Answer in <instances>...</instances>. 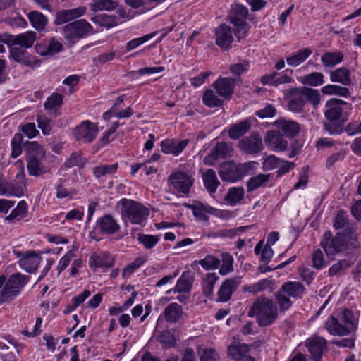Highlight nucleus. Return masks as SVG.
I'll list each match as a JSON object with an SVG mask.
<instances>
[{
  "label": "nucleus",
  "mask_w": 361,
  "mask_h": 361,
  "mask_svg": "<svg viewBox=\"0 0 361 361\" xmlns=\"http://www.w3.org/2000/svg\"><path fill=\"white\" fill-rule=\"evenodd\" d=\"M235 85V80L226 77L218 78L212 85L216 93L224 100H228L231 98Z\"/></svg>",
  "instance_id": "obj_11"
},
{
  "label": "nucleus",
  "mask_w": 361,
  "mask_h": 361,
  "mask_svg": "<svg viewBox=\"0 0 361 361\" xmlns=\"http://www.w3.org/2000/svg\"><path fill=\"white\" fill-rule=\"evenodd\" d=\"M189 143V140L178 141L174 139H166L161 142V151L166 154L178 155Z\"/></svg>",
  "instance_id": "obj_17"
},
{
  "label": "nucleus",
  "mask_w": 361,
  "mask_h": 361,
  "mask_svg": "<svg viewBox=\"0 0 361 361\" xmlns=\"http://www.w3.org/2000/svg\"><path fill=\"white\" fill-rule=\"evenodd\" d=\"M118 167V165L116 163L110 165L102 164L94 168L93 174L96 178L99 179L101 177L115 173Z\"/></svg>",
  "instance_id": "obj_44"
},
{
  "label": "nucleus",
  "mask_w": 361,
  "mask_h": 361,
  "mask_svg": "<svg viewBox=\"0 0 361 361\" xmlns=\"http://www.w3.org/2000/svg\"><path fill=\"white\" fill-rule=\"evenodd\" d=\"M169 179L176 192L183 195L188 194L194 182L190 175L182 171L171 174Z\"/></svg>",
  "instance_id": "obj_9"
},
{
  "label": "nucleus",
  "mask_w": 361,
  "mask_h": 361,
  "mask_svg": "<svg viewBox=\"0 0 361 361\" xmlns=\"http://www.w3.org/2000/svg\"><path fill=\"white\" fill-rule=\"evenodd\" d=\"M183 307L176 302L169 304L164 311V317L167 322H178L183 316Z\"/></svg>",
  "instance_id": "obj_31"
},
{
  "label": "nucleus",
  "mask_w": 361,
  "mask_h": 361,
  "mask_svg": "<svg viewBox=\"0 0 361 361\" xmlns=\"http://www.w3.org/2000/svg\"><path fill=\"white\" fill-rule=\"evenodd\" d=\"M240 283L241 277L240 276L226 279L218 291V301L224 302L228 301Z\"/></svg>",
  "instance_id": "obj_13"
},
{
  "label": "nucleus",
  "mask_w": 361,
  "mask_h": 361,
  "mask_svg": "<svg viewBox=\"0 0 361 361\" xmlns=\"http://www.w3.org/2000/svg\"><path fill=\"white\" fill-rule=\"evenodd\" d=\"M302 82L310 86L322 85L324 83V75L320 72L311 73L302 78Z\"/></svg>",
  "instance_id": "obj_50"
},
{
  "label": "nucleus",
  "mask_w": 361,
  "mask_h": 361,
  "mask_svg": "<svg viewBox=\"0 0 361 361\" xmlns=\"http://www.w3.org/2000/svg\"><path fill=\"white\" fill-rule=\"evenodd\" d=\"M276 303L279 306L280 312H286L292 306L293 302L290 300V297L279 290L276 293Z\"/></svg>",
  "instance_id": "obj_55"
},
{
  "label": "nucleus",
  "mask_w": 361,
  "mask_h": 361,
  "mask_svg": "<svg viewBox=\"0 0 361 361\" xmlns=\"http://www.w3.org/2000/svg\"><path fill=\"white\" fill-rule=\"evenodd\" d=\"M286 96L290 98L288 108L290 111L300 112L303 109L305 101L301 93L292 95L290 94V90H289L286 93Z\"/></svg>",
  "instance_id": "obj_40"
},
{
  "label": "nucleus",
  "mask_w": 361,
  "mask_h": 361,
  "mask_svg": "<svg viewBox=\"0 0 361 361\" xmlns=\"http://www.w3.org/2000/svg\"><path fill=\"white\" fill-rule=\"evenodd\" d=\"M272 282L270 280L264 279L255 284L245 286L243 290L255 294L265 290L267 288H269Z\"/></svg>",
  "instance_id": "obj_53"
},
{
  "label": "nucleus",
  "mask_w": 361,
  "mask_h": 361,
  "mask_svg": "<svg viewBox=\"0 0 361 361\" xmlns=\"http://www.w3.org/2000/svg\"><path fill=\"white\" fill-rule=\"evenodd\" d=\"M238 145L241 151L247 154H257L264 148L262 137L255 133L243 137Z\"/></svg>",
  "instance_id": "obj_8"
},
{
  "label": "nucleus",
  "mask_w": 361,
  "mask_h": 361,
  "mask_svg": "<svg viewBox=\"0 0 361 361\" xmlns=\"http://www.w3.org/2000/svg\"><path fill=\"white\" fill-rule=\"evenodd\" d=\"M332 236L331 232H325L323 239L320 243L321 246L328 256L335 255L342 252H347L358 247V243L355 239H352V242L348 243L347 238L341 233L336 234L334 238Z\"/></svg>",
  "instance_id": "obj_5"
},
{
  "label": "nucleus",
  "mask_w": 361,
  "mask_h": 361,
  "mask_svg": "<svg viewBox=\"0 0 361 361\" xmlns=\"http://www.w3.org/2000/svg\"><path fill=\"white\" fill-rule=\"evenodd\" d=\"M216 44L222 49L231 48L233 41V30L230 26L224 23L216 27L215 31Z\"/></svg>",
  "instance_id": "obj_12"
},
{
  "label": "nucleus",
  "mask_w": 361,
  "mask_h": 361,
  "mask_svg": "<svg viewBox=\"0 0 361 361\" xmlns=\"http://www.w3.org/2000/svg\"><path fill=\"white\" fill-rule=\"evenodd\" d=\"M114 258L106 252L93 254L89 260L90 267L109 268L114 265Z\"/></svg>",
  "instance_id": "obj_27"
},
{
  "label": "nucleus",
  "mask_w": 361,
  "mask_h": 361,
  "mask_svg": "<svg viewBox=\"0 0 361 361\" xmlns=\"http://www.w3.org/2000/svg\"><path fill=\"white\" fill-rule=\"evenodd\" d=\"M233 152L232 145L226 142H217L210 153L204 158V163L213 166L216 160L231 157Z\"/></svg>",
  "instance_id": "obj_10"
},
{
  "label": "nucleus",
  "mask_w": 361,
  "mask_h": 361,
  "mask_svg": "<svg viewBox=\"0 0 361 361\" xmlns=\"http://www.w3.org/2000/svg\"><path fill=\"white\" fill-rule=\"evenodd\" d=\"M86 11L83 6L73 9L61 10L56 13L54 24L56 25L65 24L71 20L82 16Z\"/></svg>",
  "instance_id": "obj_16"
},
{
  "label": "nucleus",
  "mask_w": 361,
  "mask_h": 361,
  "mask_svg": "<svg viewBox=\"0 0 361 361\" xmlns=\"http://www.w3.org/2000/svg\"><path fill=\"white\" fill-rule=\"evenodd\" d=\"M116 207L121 210V216L123 221L132 224L142 225L149 214V209L141 203L123 198L116 204Z\"/></svg>",
  "instance_id": "obj_2"
},
{
  "label": "nucleus",
  "mask_w": 361,
  "mask_h": 361,
  "mask_svg": "<svg viewBox=\"0 0 361 361\" xmlns=\"http://www.w3.org/2000/svg\"><path fill=\"white\" fill-rule=\"evenodd\" d=\"M326 340L322 338H314L308 340L307 346L311 357L314 361H319L323 351L326 348Z\"/></svg>",
  "instance_id": "obj_22"
},
{
  "label": "nucleus",
  "mask_w": 361,
  "mask_h": 361,
  "mask_svg": "<svg viewBox=\"0 0 361 361\" xmlns=\"http://www.w3.org/2000/svg\"><path fill=\"white\" fill-rule=\"evenodd\" d=\"M156 35H157V32H154L145 35L141 37L132 39L126 44V49L128 51L135 49L137 47H138L140 45H141V44H144L145 42L151 39Z\"/></svg>",
  "instance_id": "obj_60"
},
{
  "label": "nucleus",
  "mask_w": 361,
  "mask_h": 361,
  "mask_svg": "<svg viewBox=\"0 0 361 361\" xmlns=\"http://www.w3.org/2000/svg\"><path fill=\"white\" fill-rule=\"evenodd\" d=\"M27 168L30 176H39L44 173L42 159H27Z\"/></svg>",
  "instance_id": "obj_49"
},
{
  "label": "nucleus",
  "mask_w": 361,
  "mask_h": 361,
  "mask_svg": "<svg viewBox=\"0 0 361 361\" xmlns=\"http://www.w3.org/2000/svg\"><path fill=\"white\" fill-rule=\"evenodd\" d=\"M56 196L58 199L72 198L77 194L76 190L73 188L68 189L64 186L62 182L56 186Z\"/></svg>",
  "instance_id": "obj_59"
},
{
  "label": "nucleus",
  "mask_w": 361,
  "mask_h": 361,
  "mask_svg": "<svg viewBox=\"0 0 361 361\" xmlns=\"http://www.w3.org/2000/svg\"><path fill=\"white\" fill-rule=\"evenodd\" d=\"M146 261V257H139L136 258L133 262L128 264V266L123 269V276L124 277L129 276L136 269L140 268Z\"/></svg>",
  "instance_id": "obj_61"
},
{
  "label": "nucleus",
  "mask_w": 361,
  "mask_h": 361,
  "mask_svg": "<svg viewBox=\"0 0 361 361\" xmlns=\"http://www.w3.org/2000/svg\"><path fill=\"white\" fill-rule=\"evenodd\" d=\"M298 93H301L302 97H305L313 106H317L320 103V94L317 90L307 87L290 89V94H298Z\"/></svg>",
  "instance_id": "obj_28"
},
{
  "label": "nucleus",
  "mask_w": 361,
  "mask_h": 361,
  "mask_svg": "<svg viewBox=\"0 0 361 361\" xmlns=\"http://www.w3.org/2000/svg\"><path fill=\"white\" fill-rule=\"evenodd\" d=\"M338 317L347 327L348 335L355 332L357 328V319L353 312L348 309H339L336 312Z\"/></svg>",
  "instance_id": "obj_24"
},
{
  "label": "nucleus",
  "mask_w": 361,
  "mask_h": 361,
  "mask_svg": "<svg viewBox=\"0 0 361 361\" xmlns=\"http://www.w3.org/2000/svg\"><path fill=\"white\" fill-rule=\"evenodd\" d=\"M250 348L247 344L234 342L228 347V356L236 361H255L247 355Z\"/></svg>",
  "instance_id": "obj_14"
},
{
  "label": "nucleus",
  "mask_w": 361,
  "mask_h": 361,
  "mask_svg": "<svg viewBox=\"0 0 361 361\" xmlns=\"http://www.w3.org/2000/svg\"><path fill=\"white\" fill-rule=\"evenodd\" d=\"M98 132L97 125L87 120L77 126L73 129V134L76 140L83 143H90L96 138Z\"/></svg>",
  "instance_id": "obj_7"
},
{
  "label": "nucleus",
  "mask_w": 361,
  "mask_h": 361,
  "mask_svg": "<svg viewBox=\"0 0 361 361\" xmlns=\"http://www.w3.org/2000/svg\"><path fill=\"white\" fill-rule=\"evenodd\" d=\"M343 60V54L340 51L326 52L321 58L325 68H334Z\"/></svg>",
  "instance_id": "obj_35"
},
{
  "label": "nucleus",
  "mask_w": 361,
  "mask_h": 361,
  "mask_svg": "<svg viewBox=\"0 0 361 361\" xmlns=\"http://www.w3.org/2000/svg\"><path fill=\"white\" fill-rule=\"evenodd\" d=\"M250 128L251 123L248 120L232 124L228 131V136L232 140H238L246 134Z\"/></svg>",
  "instance_id": "obj_29"
},
{
  "label": "nucleus",
  "mask_w": 361,
  "mask_h": 361,
  "mask_svg": "<svg viewBox=\"0 0 361 361\" xmlns=\"http://www.w3.org/2000/svg\"><path fill=\"white\" fill-rule=\"evenodd\" d=\"M27 159H43L45 151L43 147L36 142H30L26 146Z\"/></svg>",
  "instance_id": "obj_39"
},
{
  "label": "nucleus",
  "mask_w": 361,
  "mask_h": 361,
  "mask_svg": "<svg viewBox=\"0 0 361 361\" xmlns=\"http://www.w3.org/2000/svg\"><path fill=\"white\" fill-rule=\"evenodd\" d=\"M233 24L235 27L233 31L234 34L239 40L244 38L247 35L250 28L248 23L246 21H242L241 20H235V23Z\"/></svg>",
  "instance_id": "obj_56"
},
{
  "label": "nucleus",
  "mask_w": 361,
  "mask_h": 361,
  "mask_svg": "<svg viewBox=\"0 0 361 361\" xmlns=\"http://www.w3.org/2000/svg\"><path fill=\"white\" fill-rule=\"evenodd\" d=\"M276 124L286 137H293L300 132V125L295 121L280 120Z\"/></svg>",
  "instance_id": "obj_32"
},
{
  "label": "nucleus",
  "mask_w": 361,
  "mask_h": 361,
  "mask_svg": "<svg viewBox=\"0 0 361 361\" xmlns=\"http://www.w3.org/2000/svg\"><path fill=\"white\" fill-rule=\"evenodd\" d=\"M248 15V9L240 4L235 5L229 15V21L231 23H235V20H241L242 21H246L247 16Z\"/></svg>",
  "instance_id": "obj_47"
},
{
  "label": "nucleus",
  "mask_w": 361,
  "mask_h": 361,
  "mask_svg": "<svg viewBox=\"0 0 361 361\" xmlns=\"http://www.w3.org/2000/svg\"><path fill=\"white\" fill-rule=\"evenodd\" d=\"M266 145L275 150L283 151L288 146V142L276 131H268L264 137Z\"/></svg>",
  "instance_id": "obj_21"
},
{
  "label": "nucleus",
  "mask_w": 361,
  "mask_h": 361,
  "mask_svg": "<svg viewBox=\"0 0 361 361\" xmlns=\"http://www.w3.org/2000/svg\"><path fill=\"white\" fill-rule=\"evenodd\" d=\"M87 162V159L82 157V154L80 152H74L66 160L64 165L66 167L72 168L78 166L83 168Z\"/></svg>",
  "instance_id": "obj_48"
},
{
  "label": "nucleus",
  "mask_w": 361,
  "mask_h": 361,
  "mask_svg": "<svg viewBox=\"0 0 361 361\" xmlns=\"http://www.w3.org/2000/svg\"><path fill=\"white\" fill-rule=\"evenodd\" d=\"M283 293L290 298H301L305 292V286L298 281H288L284 283L279 288Z\"/></svg>",
  "instance_id": "obj_26"
},
{
  "label": "nucleus",
  "mask_w": 361,
  "mask_h": 361,
  "mask_svg": "<svg viewBox=\"0 0 361 361\" xmlns=\"http://www.w3.org/2000/svg\"><path fill=\"white\" fill-rule=\"evenodd\" d=\"M202 178L205 189L211 195H214L220 185V181L217 178L215 171L212 169L205 170L202 174Z\"/></svg>",
  "instance_id": "obj_23"
},
{
  "label": "nucleus",
  "mask_w": 361,
  "mask_h": 361,
  "mask_svg": "<svg viewBox=\"0 0 361 361\" xmlns=\"http://www.w3.org/2000/svg\"><path fill=\"white\" fill-rule=\"evenodd\" d=\"M63 103V97L60 94H53L44 102V106L46 109H54L60 106Z\"/></svg>",
  "instance_id": "obj_63"
},
{
  "label": "nucleus",
  "mask_w": 361,
  "mask_h": 361,
  "mask_svg": "<svg viewBox=\"0 0 361 361\" xmlns=\"http://www.w3.org/2000/svg\"><path fill=\"white\" fill-rule=\"evenodd\" d=\"M249 317H255L260 327L271 326L278 318V308L273 300L264 297H258L248 310Z\"/></svg>",
  "instance_id": "obj_1"
},
{
  "label": "nucleus",
  "mask_w": 361,
  "mask_h": 361,
  "mask_svg": "<svg viewBox=\"0 0 361 361\" xmlns=\"http://www.w3.org/2000/svg\"><path fill=\"white\" fill-rule=\"evenodd\" d=\"M62 30L65 39L71 42L93 33V27L85 19H79L68 23L63 27Z\"/></svg>",
  "instance_id": "obj_6"
},
{
  "label": "nucleus",
  "mask_w": 361,
  "mask_h": 361,
  "mask_svg": "<svg viewBox=\"0 0 361 361\" xmlns=\"http://www.w3.org/2000/svg\"><path fill=\"white\" fill-rule=\"evenodd\" d=\"M352 264L350 260L346 259L339 260L329 268V275L330 276L341 275L347 270Z\"/></svg>",
  "instance_id": "obj_52"
},
{
  "label": "nucleus",
  "mask_w": 361,
  "mask_h": 361,
  "mask_svg": "<svg viewBox=\"0 0 361 361\" xmlns=\"http://www.w3.org/2000/svg\"><path fill=\"white\" fill-rule=\"evenodd\" d=\"M351 73L345 68H338L330 73V79L333 82H338L344 86H348L351 84Z\"/></svg>",
  "instance_id": "obj_30"
},
{
  "label": "nucleus",
  "mask_w": 361,
  "mask_h": 361,
  "mask_svg": "<svg viewBox=\"0 0 361 361\" xmlns=\"http://www.w3.org/2000/svg\"><path fill=\"white\" fill-rule=\"evenodd\" d=\"M321 91L324 94H335L343 97H348L350 96V91L348 88L337 85H327L323 87Z\"/></svg>",
  "instance_id": "obj_42"
},
{
  "label": "nucleus",
  "mask_w": 361,
  "mask_h": 361,
  "mask_svg": "<svg viewBox=\"0 0 361 361\" xmlns=\"http://www.w3.org/2000/svg\"><path fill=\"white\" fill-rule=\"evenodd\" d=\"M222 265L219 269V274L221 275H226L233 271V258L228 252H224L221 255Z\"/></svg>",
  "instance_id": "obj_57"
},
{
  "label": "nucleus",
  "mask_w": 361,
  "mask_h": 361,
  "mask_svg": "<svg viewBox=\"0 0 361 361\" xmlns=\"http://www.w3.org/2000/svg\"><path fill=\"white\" fill-rule=\"evenodd\" d=\"M137 240L146 249L149 250L157 244L159 237L158 235L139 234Z\"/></svg>",
  "instance_id": "obj_58"
},
{
  "label": "nucleus",
  "mask_w": 361,
  "mask_h": 361,
  "mask_svg": "<svg viewBox=\"0 0 361 361\" xmlns=\"http://www.w3.org/2000/svg\"><path fill=\"white\" fill-rule=\"evenodd\" d=\"M194 277L190 271H184L178 279L176 285L172 289L166 291L169 294L173 293H189L192 288Z\"/></svg>",
  "instance_id": "obj_20"
},
{
  "label": "nucleus",
  "mask_w": 361,
  "mask_h": 361,
  "mask_svg": "<svg viewBox=\"0 0 361 361\" xmlns=\"http://www.w3.org/2000/svg\"><path fill=\"white\" fill-rule=\"evenodd\" d=\"M270 174L260 173L257 176L250 178L247 182V188L248 192L254 191L260 187L265 186L269 181Z\"/></svg>",
  "instance_id": "obj_36"
},
{
  "label": "nucleus",
  "mask_w": 361,
  "mask_h": 361,
  "mask_svg": "<svg viewBox=\"0 0 361 361\" xmlns=\"http://www.w3.org/2000/svg\"><path fill=\"white\" fill-rule=\"evenodd\" d=\"M118 18L113 15L99 14L91 18L94 23L107 28L116 25L118 23Z\"/></svg>",
  "instance_id": "obj_38"
},
{
  "label": "nucleus",
  "mask_w": 361,
  "mask_h": 361,
  "mask_svg": "<svg viewBox=\"0 0 361 361\" xmlns=\"http://www.w3.org/2000/svg\"><path fill=\"white\" fill-rule=\"evenodd\" d=\"M347 102L336 98H332L326 102L324 116L326 121L324 123V129L331 135H338L343 130V123L339 120L343 113V106Z\"/></svg>",
  "instance_id": "obj_3"
},
{
  "label": "nucleus",
  "mask_w": 361,
  "mask_h": 361,
  "mask_svg": "<svg viewBox=\"0 0 361 361\" xmlns=\"http://www.w3.org/2000/svg\"><path fill=\"white\" fill-rule=\"evenodd\" d=\"M199 264L205 269H216L220 267L221 261L212 255H207L200 260Z\"/></svg>",
  "instance_id": "obj_62"
},
{
  "label": "nucleus",
  "mask_w": 361,
  "mask_h": 361,
  "mask_svg": "<svg viewBox=\"0 0 361 361\" xmlns=\"http://www.w3.org/2000/svg\"><path fill=\"white\" fill-rule=\"evenodd\" d=\"M202 100L209 108L221 106L224 102V99L216 93V90H207L203 94Z\"/></svg>",
  "instance_id": "obj_34"
},
{
  "label": "nucleus",
  "mask_w": 361,
  "mask_h": 361,
  "mask_svg": "<svg viewBox=\"0 0 361 361\" xmlns=\"http://www.w3.org/2000/svg\"><path fill=\"white\" fill-rule=\"evenodd\" d=\"M97 226L100 232L104 234L111 235L120 229L117 221L111 214H105L99 218L97 221Z\"/></svg>",
  "instance_id": "obj_19"
},
{
  "label": "nucleus",
  "mask_w": 361,
  "mask_h": 361,
  "mask_svg": "<svg viewBox=\"0 0 361 361\" xmlns=\"http://www.w3.org/2000/svg\"><path fill=\"white\" fill-rule=\"evenodd\" d=\"M28 281L29 277L20 273L13 274L8 279L5 275L0 276V302L13 300Z\"/></svg>",
  "instance_id": "obj_4"
},
{
  "label": "nucleus",
  "mask_w": 361,
  "mask_h": 361,
  "mask_svg": "<svg viewBox=\"0 0 361 361\" xmlns=\"http://www.w3.org/2000/svg\"><path fill=\"white\" fill-rule=\"evenodd\" d=\"M10 56L16 62L25 66H30L32 61L27 51L21 47H13L10 49Z\"/></svg>",
  "instance_id": "obj_37"
},
{
  "label": "nucleus",
  "mask_w": 361,
  "mask_h": 361,
  "mask_svg": "<svg viewBox=\"0 0 361 361\" xmlns=\"http://www.w3.org/2000/svg\"><path fill=\"white\" fill-rule=\"evenodd\" d=\"M219 279L216 273H208L202 281L203 294L209 298L213 293L214 284Z\"/></svg>",
  "instance_id": "obj_43"
},
{
  "label": "nucleus",
  "mask_w": 361,
  "mask_h": 361,
  "mask_svg": "<svg viewBox=\"0 0 361 361\" xmlns=\"http://www.w3.org/2000/svg\"><path fill=\"white\" fill-rule=\"evenodd\" d=\"M27 204L25 200L18 202L17 207L6 217V221H20L24 218L27 212Z\"/></svg>",
  "instance_id": "obj_46"
},
{
  "label": "nucleus",
  "mask_w": 361,
  "mask_h": 361,
  "mask_svg": "<svg viewBox=\"0 0 361 361\" xmlns=\"http://www.w3.org/2000/svg\"><path fill=\"white\" fill-rule=\"evenodd\" d=\"M28 18L32 25L38 30H42L47 23V18L39 11H32L28 14Z\"/></svg>",
  "instance_id": "obj_45"
},
{
  "label": "nucleus",
  "mask_w": 361,
  "mask_h": 361,
  "mask_svg": "<svg viewBox=\"0 0 361 361\" xmlns=\"http://www.w3.org/2000/svg\"><path fill=\"white\" fill-rule=\"evenodd\" d=\"M39 262L40 257L33 251L25 252L19 260L20 267L27 272L35 271Z\"/></svg>",
  "instance_id": "obj_25"
},
{
  "label": "nucleus",
  "mask_w": 361,
  "mask_h": 361,
  "mask_svg": "<svg viewBox=\"0 0 361 361\" xmlns=\"http://www.w3.org/2000/svg\"><path fill=\"white\" fill-rule=\"evenodd\" d=\"M117 6L116 1L113 0H94L90 4V9L94 12L99 11H111Z\"/></svg>",
  "instance_id": "obj_51"
},
{
  "label": "nucleus",
  "mask_w": 361,
  "mask_h": 361,
  "mask_svg": "<svg viewBox=\"0 0 361 361\" xmlns=\"http://www.w3.org/2000/svg\"><path fill=\"white\" fill-rule=\"evenodd\" d=\"M6 192H8V195L20 197L23 195V187L15 181L6 182Z\"/></svg>",
  "instance_id": "obj_64"
},
{
  "label": "nucleus",
  "mask_w": 361,
  "mask_h": 361,
  "mask_svg": "<svg viewBox=\"0 0 361 361\" xmlns=\"http://www.w3.org/2000/svg\"><path fill=\"white\" fill-rule=\"evenodd\" d=\"M328 332L334 336H348L347 327L343 324L337 314L331 315L325 323Z\"/></svg>",
  "instance_id": "obj_18"
},
{
  "label": "nucleus",
  "mask_w": 361,
  "mask_h": 361,
  "mask_svg": "<svg viewBox=\"0 0 361 361\" xmlns=\"http://www.w3.org/2000/svg\"><path fill=\"white\" fill-rule=\"evenodd\" d=\"M244 197V189L242 187H233L229 189L225 199L231 204H236Z\"/></svg>",
  "instance_id": "obj_54"
},
{
  "label": "nucleus",
  "mask_w": 361,
  "mask_h": 361,
  "mask_svg": "<svg viewBox=\"0 0 361 361\" xmlns=\"http://www.w3.org/2000/svg\"><path fill=\"white\" fill-rule=\"evenodd\" d=\"M218 173L224 181L235 182L241 179L238 165L233 161L221 164Z\"/></svg>",
  "instance_id": "obj_15"
},
{
  "label": "nucleus",
  "mask_w": 361,
  "mask_h": 361,
  "mask_svg": "<svg viewBox=\"0 0 361 361\" xmlns=\"http://www.w3.org/2000/svg\"><path fill=\"white\" fill-rule=\"evenodd\" d=\"M312 53L309 48H305L293 56L288 57L286 61L288 65L291 66H298L303 63Z\"/></svg>",
  "instance_id": "obj_41"
},
{
  "label": "nucleus",
  "mask_w": 361,
  "mask_h": 361,
  "mask_svg": "<svg viewBox=\"0 0 361 361\" xmlns=\"http://www.w3.org/2000/svg\"><path fill=\"white\" fill-rule=\"evenodd\" d=\"M36 39V33L35 32H25L24 33L13 35V46L20 45L24 48L31 47Z\"/></svg>",
  "instance_id": "obj_33"
}]
</instances>
